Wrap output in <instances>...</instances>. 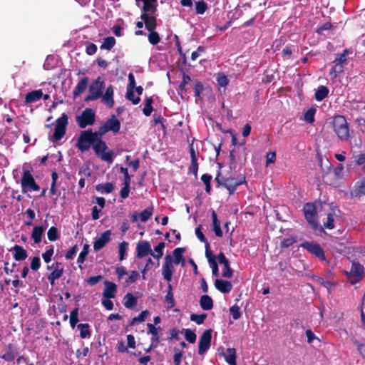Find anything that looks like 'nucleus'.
Masks as SVG:
<instances>
[{"mask_svg":"<svg viewBox=\"0 0 365 365\" xmlns=\"http://www.w3.org/2000/svg\"><path fill=\"white\" fill-rule=\"evenodd\" d=\"M332 127L334 133L341 141H347L351 133L346 119L343 115H336L333 118Z\"/></svg>","mask_w":365,"mask_h":365,"instance_id":"obj_1","label":"nucleus"},{"mask_svg":"<svg viewBox=\"0 0 365 365\" xmlns=\"http://www.w3.org/2000/svg\"><path fill=\"white\" fill-rule=\"evenodd\" d=\"M98 137L101 136L98 134V131L94 133L91 130L82 131L77 140L76 146L81 152H84L89 149L91 145Z\"/></svg>","mask_w":365,"mask_h":365,"instance_id":"obj_2","label":"nucleus"},{"mask_svg":"<svg viewBox=\"0 0 365 365\" xmlns=\"http://www.w3.org/2000/svg\"><path fill=\"white\" fill-rule=\"evenodd\" d=\"M304 214L309 225L314 230L322 231L323 227L319 225L317 215V207L313 203H307L304 206Z\"/></svg>","mask_w":365,"mask_h":365,"instance_id":"obj_3","label":"nucleus"},{"mask_svg":"<svg viewBox=\"0 0 365 365\" xmlns=\"http://www.w3.org/2000/svg\"><path fill=\"white\" fill-rule=\"evenodd\" d=\"M216 180L220 185H223L226 189H227L230 195L233 194L237 187L245 183L246 181L245 177L242 175H240L237 178H227L223 179L222 181L220 180V177L217 176L216 178Z\"/></svg>","mask_w":365,"mask_h":365,"instance_id":"obj_4","label":"nucleus"},{"mask_svg":"<svg viewBox=\"0 0 365 365\" xmlns=\"http://www.w3.org/2000/svg\"><path fill=\"white\" fill-rule=\"evenodd\" d=\"M104 88V81L101 77L97 78L89 86L88 93L86 98V101H96L98 99L103 93Z\"/></svg>","mask_w":365,"mask_h":365,"instance_id":"obj_5","label":"nucleus"},{"mask_svg":"<svg viewBox=\"0 0 365 365\" xmlns=\"http://www.w3.org/2000/svg\"><path fill=\"white\" fill-rule=\"evenodd\" d=\"M93 148L96 153V154L99 156L101 160L111 163L113 160L115 154L113 151L107 150V146L105 142L103 140L97 141L93 146Z\"/></svg>","mask_w":365,"mask_h":365,"instance_id":"obj_6","label":"nucleus"},{"mask_svg":"<svg viewBox=\"0 0 365 365\" xmlns=\"http://www.w3.org/2000/svg\"><path fill=\"white\" fill-rule=\"evenodd\" d=\"M22 192L38 191L40 187L36 183L35 180L29 170H24L21 180Z\"/></svg>","mask_w":365,"mask_h":365,"instance_id":"obj_7","label":"nucleus"},{"mask_svg":"<svg viewBox=\"0 0 365 365\" xmlns=\"http://www.w3.org/2000/svg\"><path fill=\"white\" fill-rule=\"evenodd\" d=\"M120 128V121L114 115H113L111 118L107 120L106 122L103 125H101L97 131L98 134L100 135V136H102L108 131H112L114 133H116L119 131Z\"/></svg>","mask_w":365,"mask_h":365,"instance_id":"obj_8","label":"nucleus"},{"mask_svg":"<svg viewBox=\"0 0 365 365\" xmlns=\"http://www.w3.org/2000/svg\"><path fill=\"white\" fill-rule=\"evenodd\" d=\"M67 124L68 117L65 113H63L61 117L56 120L53 133L54 140L58 141L64 136Z\"/></svg>","mask_w":365,"mask_h":365,"instance_id":"obj_9","label":"nucleus"},{"mask_svg":"<svg viewBox=\"0 0 365 365\" xmlns=\"http://www.w3.org/2000/svg\"><path fill=\"white\" fill-rule=\"evenodd\" d=\"M76 121L81 128L91 125L95 122V113L91 108H86L82 113L76 117Z\"/></svg>","mask_w":365,"mask_h":365,"instance_id":"obj_10","label":"nucleus"},{"mask_svg":"<svg viewBox=\"0 0 365 365\" xmlns=\"http://www.w3.org/2000/svg\"><path fill=\"white\" fill-rule=\"evenodd\" d=\"M363 271L364 268L359 263H352L351 269L348 273V279L351 284H354L361 279Z\"/></svg>","mask_w":365,"mask_h":365,"instance_id":"obj_11","label":"nucleus"},{"mask_svg":"<svg viewBox=\"0 0 365 365\" xmlns=\"http://www.w3.org/2000/svg\"><path fill=\"white\" fill-rule=\"evenodd\" d=\"M211 330L205 331L200 338L198 345V353L203 355L210 348L211 344Z\"/></svg>","mask_w":365,"mask_h":365,"instance_id":"obj_12","label":"nucleus"},{"mask_svg":"<svg viewBox=\"0 0 365 365\" xmlns=\"http://www.w3.org/2000/svg\"><path fill=\"white\" fill-rule=\"evenodd\" d=\"M149 255H153L150 242L145 240L139 241L136 245V257L142 259Z\"/></svg>","mask_w":365,"mask_h":365,"instance_id":"obj_13","label":"nucleus"},{"mask_svg":"<svg viewBox=\"0 0 365 365\" xmlns=\"http://www.w3.org/2000/svg\"><path fill=\"white\" fill-rule=\"evenodd\" d=\"M174 270L173 259L170 255H167L165 257V262L162 267V274L166 281L170 282L172 280V276Z\"/></svg>","mask_w":365,"mask_h":365,"instance_id":"obj_14","label":"nucleus"},{"mask_svg":"<svg viewBox=\"0 0 365 365\" xmlns=\"http://www.w3.org/2000/svg\"><path fill=\"white\" fill-rule=\"evenodd\" d=\"M53 269L51 273L48 275V279L51 285L55 284V281L58 279L63 274V266L62 264L56 262L51 266H48V269Z\"/></svg>","mask_w":365,"mask_h":365,"instance_id":"obj_15","label":"nucleus"},{"mask_svg":"<svg viewBox=\"0 0 365 365\" xmlns=\"http://www.w3.org/2000/svg\"><path fill=\"white\" fill-rule=\"evenodd\" d=\"M302 247L307 250L311 253L316 255L320 259H324V252L321 246L318 244L306 242L302 243Z\"/></svg>","mask_w":365,"mask_h":365,"instance_id":"obj_16","label":"nucleus"},{"mask_svg":"<svg viewBox=\"0 0 365 365\" xmlns=\"http://www.w3.org/2000/svg\"><path fill=\"white\" fill-rule=\"evenodd\" d=\"M111 231L106 230L95 239L93 248L96 251L101 250L110 240Z\"/></svg>","mask_w":365,"mask_h":365,"instance_id":"obj_17","label":"nucleus"},{"mask_svg":"<svg viewBox=\"0 0 365 365\" xmlns=\"http://www.w3.org/2000/svg\"><path fill=\"white\" fill-rule=\"evenodd\" d=\"M148 334H151V346L156 347L160 341V332L162 331L160 327H156L154 324L148 323Z\"/></svg>","mask_w":365,"mask_h":365,"instance_id":"obj_18","label":"nucleus"},{"mask_svg":"<svg viewBox=\"0 0 365 365\" xmlns=\"http://www.w3.org/2000/svg\"><path fill=\"white\" fill-rule=\"evenodd\" d=\"M114 90L113 87L110 85L106 90L104 93H102L101 102L106 105L108 108H112L114 105L113 100Z\"/></svg>","mask_w":365,"mask_h":365,"instance_id":"obj_19","label":"nucleus"},{"mask_svg":"<svg viewBox=\"0 0 365 365\" xmlns=\"http://www.w3.org/2000/svg\"><path fill=\"white\" fill-rule=\"evenodd\" d=\"M365 195V177L356 182L351 191V197H360Z\"/></svg>","mask_w":365,"mask_h":365,"instance_id":"obj_20","label":"nucleus"},{"mask_svg":"<svg viewBox=\"0 0 365 365\" xmlns=\"http://www.w3.org/2000/svg\"><path fill=\"white\" fill-rule=\"evenodd\" d=\"M105 289L103 290V295L106 299L114 298L117 292V287L115 284L109 281H105Z\"/></svg>","mask_w":365,"mask_h":365,"instance_id":"obj_21","label":"nucleus"},{"mask_svg":"<svg viewBox=\"0 0 365 365\" xmlns=\"http://www.w3.org/2000/svg\"><path fill=\"white\" fill-rule=\"evenodd\" d=\"M154 14H142L141 19L144 21L145 28L148 31H153L156 27V19Z\"/></svg>","mask_w":365,"mask_h":365,"instance_id":"obj_22","label":"nucleus"},{"mask_svg":"<svg viewBox=\"0 0 365 365\" xmlns=\"http://www.w3.org/2000/svg\"><path fill=\"white\" fill-rule=\"evenodd\" d=\"M88 78L87 77H84L79 81L73 91V95L74 98L79 96L86 91L88 86Z\"/></svg>","mask_w":365,"mask_h":365,"instance_id":"obj_23","label":"nucleus"},{"mask_svg":"<svg viewBox=\"0 0 365 365\" xmlns=\"http://www.w3.org/2000/svg\"><path fill=\"white\" fill-rule=\"evenodd\" d=\"M215 286L217 289L225 294L230 292L232 288V285L229 281L218 279L215 280Z\"/></svg>","mask_w":365,"mask_h":365,"instance_id":"obj_24","label":"nucleus"},{"mask_svg":"<svg viewBox=\"0 0 365 365\" xmlns=\"http://www.w3.org/2000/svg\"><path fill=\"white\" fill-rule=\"evenodd\" d=\"M143 2L142 14H154L157 7V0H143Z\"/></svg>","mask_w":365,"mask_h":365,"instance_id":"obj_25","label":"nucleus"},{"mask_svg":"<svg viewBox=\"0 0 365 365\" xmlns=\"http://www.w3.org/2000/svg\"><path fill=\"white\" fill-rule=\"evenodd\" d=\"M12 250L13 256L16 261L24 260L27 257V252L21 246L16 245Z\"/></svg>","mask_w":365,"mask_h":365,"instance_id":"obj_26","label":"nucleus"},{"mask_svg":"<svg viewBox=\"0 0 365 365\" xmlns=\"http://www.w3.org/2000/svg\"><path fill=\"white\" fill-rule=\"evenodd\" d=\"M42 96L43 93L41 90H36L26 94L25 101L27 103L36 102L37 101L40 100L42 98Z\"/></svg>","mask_w":365,"mask_h":365,"instance_id":"obj_27","label":"nucleus"},{"mask_svg":"<svg viewBox=\"0 0 365 365\" xmlns=\"http://www.w3.org/2000/svg\"><path fill=\"white\" fill-rule=\"evenodd\" d=\"M200 307L205 311L212 309L213 307V301L208 295H202L200 299Z\"/></svg>","mask_w":365,"mask_h":365,"instance_id":"obj_28","label":"nucleus"},{"mask_svg":"<svg viewBox=\"0 0 365 365\" xmlns=\"http://www.w3.org/2000/svg\"><path fill=\"white\" fill-rule=\"evenodd\" d=\"M137 298L131 293H127L123 298V305L128 309H132L137 304Z\"/></svg>","mask_w":365,"mask_h":365,"instance_id":"obj_29","label":"nucleus"},{"mask_svg":"<svg viewBox=\"0 0 365 365\" xmlns=\"http://www.w3.org/2000/svg\"><path fill=\"white\" fill-rule=\"evenodd\" d=\"M44 230V227L41 226H35L33 228L31 237L36 244H38L41 241Z\"/></svg>","mask_w":365,"mask_h":365,"instance_id":"obj_30","label":"nucleus"},{"mask_svg":"<svg viewBox=\"0 0 365 365\" xmlns=\"http://www.w3.org/2000/svg\"><path fill=\"white\" fill-rule=\"evenodd\" d=\"M223 356L225 361L230 365H236V354L235 349L228 348Z\"/></svg>","mask_w":365,"mask_h":365,"instance_id":"obj_31","label":"nucleus"},{"mask_svg":"<svg viewBox=\"0 0 365 365\" xmlns=\"http://www.w3.org/2000/svg\"><path fill=\"white\" fill-rule=\"evenodd\" d=\"M212 225H213V230L217 237L222 236V231L220 228V223L217 220V217L215 211L212 212Z\"/></svg>","mask_w":365,"mask_h":365,"instance_id":"obj_32","label":"nucleus"},{"mask_svg":"<svg viewBox=\"0 0 365 365\" xmlns=\"http://www.w3.org/2000/svg\"><path fill=\"white\" fill-rule=\"evenodd\" d=\"M328 93L329 89L324 86H320L315 93V99L317 101H321L328 96Z\"/></svg>","mask_w":365,"mask_h":365,"instance_id":"obj_33","label":"nucleus"},{"mask_svg":"<svg viewBox=\"0 0 365 365\" xmlns=\"http://www.w3.org/2000/svg\"><path fill=\"white\" fill-rule=\"evenodd\" d=\"M113 185L111 182L98 184L96 187V190L102 194L110 193L113 190Z\"/></svg>","mask_w":365,"mask_h":365,"instance_id":"obj_34","label":"nucleus"},{"mask_svg":"<svg viewBox=\"0 0 365 365\" xmlns=\"http://www.w3.org/2000/svg\"><path fill=\"white\" fill-rule=\"evenodd\" d=\"M77 329L80 331V336L82 339H86L91 336L88 324H79L77 326Z\"/></svg>","mask_w":365,"mask_h":365,"instance_id":"obj_35","label":"nucleus"},{"mask_svg":"<svg viewBox=\"0 0 365 365\" xmlns=\"http://www.w3.org/2000/svg\"><path fill=\"white\" fill-rule=\"evenodd\" d=\"M335 63L334 66L331 69L329 72V75L331 78H334L337 76V75L340 73H342L344 70V65L341 63H339L337 62H334Z\"/></svg>","mask_w":365,"mask_h":365,"instance_id":"obj_36","label":"nucleus"},{"mask_svg":"<svg viewBox=\"0 0 365 365\" xmlns=\"http://www.w3.org/2000/svg\"><path fill=\"white\" fill-rule=\"evenodd\" d=\"M165 242H159L158 245L155 247V252L153 251V255H151V256H153L154 258L157 259L161 258L162 256L163 255V249L165 247Z\"/></svg>","mask_w":365,"mask_h":365,"instance_id":"obj_37","label":"nucleus"},{"mask_svg":"<svg viewBox=\"0 0 365 365\" xmlns=\"http://www.w3.org/2000/svg\"><path fill=\"white\" fill-rule=\"evenodd\" d=\"M317 110L314 108H310L308 109L304 115V120L308 123H312L314 122V115Z\"/></svg>","mask_w":365,"mask_h":365,"instance_id":"obj_38","label":"nucleus"},{"mask_svg":"<svg viewBox=\"0 0 365 365\" xmlns=\"http://www.w3.org/2000/svg\"><path fill=\"white\" fill-rule=\"evenodd\" d=\"M184 250L182 248H176L174 250L173 255L174 259H173V264L176 265L179 264L182 259V254Z\"/></svg>","mask_w":365,"mask_h":365,"instance_id":"obj_39","label":"nucleus"},{"mask_svg":"<svg viewBox=\"0 0 365 365\" xmlns=\"http://www.w3.org/2000/svg\"><path fill=\"white\" fill-rule=\"evenodd\" d=\"M153 211V207H149L145 209L143 212L139 214L140 220L143 222H145L151 217Z\"/></svg>","mask_w":365,"mask_h":365,"instance_id":"obj_40","label":"nucleus"},{"mask_svg":"<svg viewBox=\"0 0 365 365\" xmlns=\"http://www.w3.org/2000/svg\"><path fill=\"white\" fill-rule=\"evenodd\" d=\"M115 43V39L112 37H107L103 40V42L101 46L103 49L110 50Z\"/></svg>","mask_w":365,"mask_h":365,"instance_id":"obj_41","label":"nucleus"},{"mask_svg":"<svg viewBox=\"0 0 365 365\" xmlns=\"http://www.w3.org/2000/svg\"><path fill=\"white\" fill-rule=\"evenodd\" d=\"M216 81L220 88H225L229 83V79L224 73H218Z\"/></svg>","mask_w":365,"mask_h":365,"instance_id":"obj_42","label":"nucleus"},{"mask_svg":"<svg viewBox=\"0 0 365 365\" xmlns=\"http://www.w3.org/2000/svg\"><path fill=\"white\" fill-rule=\"evenodd\" d=\"M149 31L150 33L148 35V41L152 45L158 44L160 41L159 34L157 32L154 31V30Z\"/></svg>","mask_w":365,"mask_h":365,"instance_id":"obj_43","label":"nucleus"},{"mask_svg":"<svg viewBox=\"0 0 365 365\" xmlns=\"http://www.w3.org/2000/svg\"><path fill=\"white\" fill-rule=\"evenodd\" d=\"M149 314L150 313L148 310L143 311L138 317H135L132 319L130 324L134 325L137 322H144Z\"/></svg>","mask_w":365,"mask_h":365,"instance_id":"obj_44","label":"nucleus"},{"mask_svg":"<svg viewBox=\"0 0 365 365\" xmlns=\"http://www.w3.org/2000/svg\"><path fill=\"white\" fill-rule=\"evenodd\" d=\"M78 309H75L72 310L70 313V324L71 327L73 329L76 324L78 322Z\"/></svg>","mask_w":365,"mask_h":365,"instance_id":"obj_45","label":"nucleus"},{"mask_svg":"<svg viewBox=\"0 0 365 365\" xmlns=\"http://www.w3.org/2000/svg\"><path fill=\"white\" fill-rule=\"evenodd\" d=\"M207 9V4L203 1H199L195 3L196 13L203 14Z\"/></svg>","mask_w":365,"mask_h":365,"instance_id":"obj_46","label":"nucleus"},{"mask_svg":"<svg viewBox=\"0 0 365 365\" xmlns=\"http://www.w3.org/2000/svg\"><path fill=\"white\" fill-rule=\"evenodd\" d=\"M128 245V242H123L118 246V249H119V259L120 261L123 260L125 259V256H126Z\"/></svg>","mask_w":365,"mask_h":365,"instance_id":"obj_47","label":"nucleus"},{"mask_svg":"<svg viewBox=\"0 0 365 365\" xmlns=\"http://www.w3.org/2000/svg\"><path fill=\"white\" fill-rule=\"evenodd\" d=\"M48 239L50 241H55L58 238V232L56 227H51L47 232Z\"/></svg>","mask_w":365,"mask_h":365,"instance_id":"obj_48","label":"nucleus"},{"mask_svg":"<svg viewBox=\"0 0 365 365\" xmlns=\"http://www.w3.org/2000/svg\"><path fill=\"white\" fill-rule=\"evenodd\" d=\"M206 317H207V315L205 314H192L190 315V320L195 322L197 324H202L204 322Z\"/></svg>","mask_w":365,"mask_h":365,"instance_id":"obj_49","label":"nucleus"},{"mask_svg":"<svg viewBox=\"0 0 365 365\" xmlns=\"http://www.w3.org/2000/svg\"><path fill=\"white\" fill-rule=\"evenodd\" d=\"M88 249H89V245L86 244L83 246V250H81V252L79 254V256L78 258V263L83 264L84 262L85 259L88 254Z\"/></svg>","mask_w":365,"mask_h":365,"instance_id":"obj_50","label":"nucleus"},{"mask_svg":"<svg viewBox=\"0 0 365 365\" xmlns=\"http://www.w3.org/2000/svg\"><path fill=\"white\" fill-rule=\"evenodd\" d=\"M128 81L129 83L127 87V91H128V96H131L132 90L133 91L135 87V80L134 75L132 73L128 74Z\"/></svg>","mask_w":365,"mask_h":365,"instance_id":"obj_51","label":"nucleus"},{"mask_svg":"<svg viewBox=\"0 0 365 365\" xmlns=\"http://www.w3.org/2000/svg\"><path fill=\"white\" fill-rule=\"evenodd\" d=\"M152 103V98H148L146 99L145 108L143 110L144 115H145L146 116H149L153 110Z\"/></svg>","mask_w":365,"mask_h":365,"instance_id":"obj_52","label":"nucleus"},{"mask_svg":"<svg viewBox=\"0 0 365 365\" xmlns=\"http://www.w3.org/2000/svg\"><path fill=\"white\" fill-rule=\"evenodd\" d=\"M324 227L329 230H331L334 227V218L331 213L327 214V221L324 222Z\"/></svg>","mask_w":365,"mask_h":365,"instance_id":"obj_53","label":"nucleus"},{"mask_svg":"<svg viewBox=\"0 0 365 365\" xmlns=\"http://www.w3.org/2000/svg\"><path fill=\"white\" fill-rule=\"evenodd\" d=\"M230 313L235 320L240 319L241 317L240 307L237 305H233L231 307L230 309Z\"/></svg>","mask_w":365,"mask_h":365,"instance_id":"obj_54","label":"nucleus"},{"mask_svg":"<svg viewBox=\"0 0 365 365\" xmlns=\"http://www.w3.org/2000/svg\"><path fill=\"white\" fill-rule=\"evenodd\" d=\"M185 339L190 343H194L196 341V334L190 329L185 331Z\"/></svg>","mask_w":365,"mask_h":365,"instance_id":"obj_55","label":"nucleus"},{"mask_svg":"<svg viewBox=\"0 0 365 365\" xmlns=\"http://www.w3.org/2000/svg\"><path fill=\"white\" fill-rule=\"evenodd\" d=\"M223 266L224 269L222 272V276L225 278H231L232 277V270L230 267L229 262Z\"/></svg>","mask_w":365,"mask_h":365,"instance_id":"obj_56","label":"nucleus"},{"mask_svg":"<svg viewBox=\"0 0 365 365\" xmlns=\"http://www.w3.org/2000/svg\"><path fill=\"white\" fill-rule=\"evenodd\" d=\"M130 192V182H124V187L121 189L120 192V197L123 199H125L128 197Z\"/></svg>","mask_w":365,"mask_h":365,"instance_id":"obj_57","label":"nucleus"},{"mask_svg":"<svg viewBox=\"0 0 365 365\" xmlns=\"http://www.w3.org/2000/svg\"><path fill=\"white\" fill-rule=\"evenodd\" d=\"M205 256L207 259L209 264L212 262L213 261H215V258L210 250V244L208 242H206L205 245Z\"/></svg>","mask_w":365,"mask_h":365,"instance_id":"obj_58","label":"nucleus"},{"mask_svg":"<svg viewBox=\"0 0 365 365\" xmlns=\"http://www.w3.org/2000/svg\"><path fill=\"white\" fill-rule=\"evenodd\" d=\"M53 255V248L51 247L50 249L47 250L42 255V257L46 263H48L51 260V257Z\"/></svg>","mask_w":365,"mask_h":365,"instance_id":"obj_59","label":"nucleus"},{"mask_svg":"<svg viewBox=\"0 0 365 365\" xmlns=\"http://www.w3.org/2000/svg\"><path fill=\"white\" fill-rule=\"evenodd\" d=\"M153 264H154L153 261L152 260L151 258L147 259L144 268L141 270V273L143 274V279H145V275L146 272L152 268Z\"/></svg>","mask_w":365,"mask_h":365,"instance_id":"obj_60","label":"nucleus"},{"mask_svg":"<svg viewBox=\"0 0 365 365\" xmlns=\"http://www.w3.org/2000/svg\"><path fill=\"white\" fill-rule=\"evenodd\" d=\"M139 277V273L137 271H132L128 277V278L126 279L125 283L127 284H130V283H133L135 282Z\"/></svg>","mask_w":365,"mask_h":365,"instance_id":"obj_61","label":"nucleus"},{"mask_svg":"<svg viewBox=\"0 0 365 365\" xmlns=\"http://www.w3.org/2000/svg\"><path fill=\"white\" fill-rule=\"evenodd\" d=\"M40 266H41L40 258L38 257H34L31 259V268L33 270H37L39 269Z\"/></svg>","mask_w":365,"mask_h":365,"instance_id":"obj_62","label":"nucleus"},{"mask_svg":"<svg viewBox=\"0 0 365 365\" xmlns=\"http://www.w3.org/2000/svg\"><path fill=\"white\" fill-rule=\"evenodd\" d=\"M346 54L347 50H344V52L339 55V57L336 58L334 62H337L344 65L346 64Z\"/></svg>","mask_w":365,"mask_h":365,"instance_id":"obj_63","label":"nucleus"},{"mask_svg":"<svg viewBox=\"0 0 365 365\" xmlns=\"http://www.w3.org/2000/svg\"><path fill=\"white\" fill-rule=\"evenodd\" d=\"M165 301L168 303L169 307H173L175 306V300L173 298V294L169 290L165 295Z\"/></svg>","mask_w":365,"mask_h":365,"instance_id":"obj_64","label":"nucleus"}]
</instances>
